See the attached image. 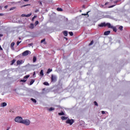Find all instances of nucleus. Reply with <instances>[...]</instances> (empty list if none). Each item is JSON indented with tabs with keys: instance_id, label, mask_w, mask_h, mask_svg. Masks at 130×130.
Listing matches in <instances>:
<instances>
[{
	"instance_id": "25",
	"label": "nucleus",
	"mask_w": 130,
	"mask_h": 130,
	"mask_svg": "<svg viewBox=\"0 0 130 130\" xmlns=\"http://www.w3.org/2000/svg\"><path fill=\"white\" fill-rule=\"evenodd\" d=\"M40 75H41V76H43L44 75V74H43V70H41V72L40 73Z\"/></svg>"
},
{
	"instance_id": "13",
	"label": "nucleus",
	"mask_w": 130,
	"mask_h": 130,
	"mask_svg": "<svg viewBox=\"0 0 130 130\" xmlns=\"http://www.w3.org/2000/svg\"><path fill=\"white\" fill-rule=\"evenodd\" d=\"M7 103H2L1 104V107H5V106H7Z\"/></svg>"
},
{
	"instance_id": "34",
	"label": "nucleus",
	"mask_w": 130,
	"mask_h": 130,
	"mask_svg": "<svg viewBox=\"0 0 130 130\" xmlns=\"http://www.w3.org/2000/svg\"><path fill=\"white\" fill-rule=\"evenodd\" d=\"M15 9H16V7H12V8H10V10L13 11V10H15Z\"/></svg>"
},
{
	"instance_id": "9",
	"label": "nucleus",
	"mask_w": 130,
	"mask_h": 130,
	"mask_svg": "<svg viewBox=\"0 0 130 130\" xmlns=\"http://www.w3.org/2000/svg\"><path fill=\"white\" fill-rule=\"evenodd\" d=\"M108 28H111V29H112L114 31V32H116L117 31V29H116V27L111 26V24H110V27Z\"/></svg>"
},
{
	"instance_id": "3",
	"label": "nucleus",
	"mask_w": 130,
	"mask_h": 130,
	"mask_svg": "<svg viewBox=\"0 0 130 130\" xmlns=\"http://www.w3.org/2000/svg\"><path fill=\"white\" fill-rule=\"evenodd\" d=\"M74 122L75 120H74L73 119H68L66 120V123H67L68 124H70V125H72Z\"/></svg>"
},
{
	"instance_id": "16",
	"label": "nucleus",
	"mask_w": 130,
	"mask_h": 130,
	"mask_svg": "<svg viewBox=\"0 0 130 130\" xmlns=\"http://www.w3.org/2000/svg\"><path fill=\"white\" fill-rule=\"evenodd\" d=\"M15 62H16V59H13L11 61V66H13V64H14Z\"/></svg>"
},
{
	"instance_id": "35",
	"label": "nucleus",
	"mask_w": 130,
	"mask_h": 130,
	"mask_svg": "<svg viewBox=\"0 0 130 130\" xmlns=\"http://www.w3.org/2000/svg\"><path fill=\"white\" fill-rule=\"evenodd\" d=\"M89 13V12H87L86 14H82V16H87L88 15V13Z\"/></svg>"
},
{
	"instance_id": "33",
	"label": "nucleus",
	"mask_w": 130,
	"mask_h": 130,
	"mask_svg": "<svg viewBox=\"0 0 130 130\" xmlns=\"http://www.w3.org/2000/svg\"><path fill=\"white\" fill-rule=\"evenodd\" d=\"M45 42V39H44L41 41V43H43V42Z\"/></svg>"
},
{
	"instance_id": "55",
	"label": "nucleus",
	"mask_w": 130,
	"mask_h": 130,
	"mask_svg": "<svg viewBox=\"0 0 130 130\" xmlns=\"http://www.w3.org/2000/svg\"><path fill=\"white\" fill-rule=\"evenodd\" d=\"M80 12H82V10H80Z\"/></svg>"
},
{
	"instance_id": "42",
	"label": "nucleus",
	"mask_w": 130,
	"mask_h": 130,
	"mask_svg": "<svg viewBox=\"0 0 130 130\" xmlns=\"http://www.w3.org/2000/svg\"><path fill=\"white\" fill-rule=\"evenodd\" d=\"M0 50H3V48H2V46L0 45Z\"/></svg>"
},
{
	"instance_id": "10",
	"label": "nucleus",
	"mask_w": 130,
	"mask_h": 130,
	"mask_svg": "<svg viewBox=\"0 0 130 130\" xmlns=\"http://www.w3.org/2000/svg\"><path fill=\"white\" fill-rule=\"evenodd\" d=\"M117 3H118V1H116L114 2V4H115L114 5H112V6H109L108 8L109 9L111 8H113L114 7H115V6H116V4H117Z\"/></svg>"
},
{
	"instance_id": "53",
	"label": "nucleus",
	"mask_w": 130,
	"mask_h": 130,
	"mask_svg": "<svg viewBox=\"0 0 130 130\" xmlns=\"http://www.w3.org/2000/svg\"><path fill=\"white\" fill-rule=\"evenodd\" d=\"M83 8L85 9V5H83Z\"/></svg>"
},
{
	"instance_id": "18",
	"label": "nucleus",
	"mask_w": 130,
	"mask_h": 130,
	"mask_svg": "<svg viewBox=\"0 0 130 130\" xmlns=\"http://www.w3.org/2000/svg\"><path fill=\"white\" fill-rule=\"evenodd\" d=\"M34 82H35V80H31V81L29 83L30 86H31V85H33V84L34 83Z\"/></svg>"
},
{
	"instance_id": "44",
	"label": "nucleus",
	"mask_w": 130,
	"mask_h": 130,
	"mask_svg": "<svg viewBox=\"0 0 130 130\" xmlns=\"http://www.w3.org/2000/svg\"><path fill=\"white\" fill-rule=\"evenodd\" d=\"M5 9H8V6H5Z\"/></svg>"
},
{
	"instance_id": "40",
	"label": "nucleus",
	"mask_w": 130,
	"mask_h": 130,
	"mask_svg": "<svg viewBox=\"0 0 130 130\" xmlns=\"http://www.w3.org/2000/svg\"><path fill=\"white\" fill-rule=\"evenodd\" d=\"M39 3H40V5H41V6H42V3L41 2H39Z\"/></svg>"
},
{
	"instance_id": "23",
	"label": "nucleus",
	"mask_w": 130,
	"mask_h": 130,
	"mask_svg": "<svg viewBox=\"0 0 130 130\" xmlns=\"http://www.w3.org/2000/svg\"><path fill=\"white\" fill-rule=\"evenodd\" d=\"M52 69H48L47 72V74H49V73H51Z\"/></svg>"
},
{
	"instance_id": "50",
	"label": "nucleus",
	"mask_w": 130,
	"mask_h": 130,
	"mask_svg": "<svg viewBox=\"0 0 130 130\" xmlns=\"http://www.w3.org/2000/svg\"><path fill=\"white\" fill-rule=\"evenodd\" d=\"M34 19H35V18H34V17H32V21H34Z\"/></svg>"
},
{
	"instance_id": "47",
	"label": "nucleus",
	"mask_w": 130,
	"mask_h": 130,
	"mask_svg": "<svg viewBox=\"0 0 130 130\" xmlns=\"http://www.w3.org/2000/svg\"><path fill=\"white\" fill-rule=\"evenodd\" d=\"M29 45H30V46H31L33 45V43H30L29 44Z\"/></svg>"
},
{
	"instance_id": "49",
	"label": "nucleus",
	"mask_w": 130,
	"mask_h": 130,
	"mask_svg": "<svg viewBox=\"0 0 130 130\" xmlns=\"http://www.w3.org/2000/svg\"><path fill=\"white\" fill-rule=\"evenodd\" d=\"M38 11H39V10H36V11H35V13H37V12H38Z\"/></svg>"
},
{
	"instance_id": "17",
	"label": "nucleus",
	"mask_w": 130,
	"mask_h": 130,
	"mask_svg": "<svg viewBox=\"0 0 130 130\" xmlns=\"http://www.w3.org/2000/svg\"><path fill=\"white\" fill-rule=\"evenodd\" d=\"M36 60H37V57L34 56L33 58V62H36Z\"/></svg>"
},
{
	"instance_id": "5",
	"label": "nucleus",
	"mask_w": 130,
	"mask_h": 130,
	"mask_svg": "<svg viewBox=\"0 0 130 130\" xmlns=\"http://www.w3.org/2000/svg\"><path fill=\"white\" fill-rule=\"evenodd\" d=\"M57 80V78L56 77V76L54 75H51V82H56Z\"/></svg>"
},
{
	"instance_id": "46",
	"label": "nucleus",
	"mask_w": 130,
	"mask_h": 130,
	"mask_svg": "<svg viewBox=\"0 0 130 130\" xmlns=\"http://www.w3.org/2000/svg\"><path fill=\"white\" fill-rule=\"evenodd\" d=\"M34 18L35 19V18H37V16H36V15H35L34 16Z\"/></svg>"
},
{
	"instance_id": "32",
	"label": "nucleus",
	"mask_w": 130,
	"mask_h": 130,
	"mask_svg": "<svg viewBox=\"0 0 130 130\" xmlns=\"http://www.w3.org/2000/svg\"><path fill=\"white\" fill-rule=\"evenodd\" d=\"M93 103L95 106H98V104L97 103V102L94 101Z\"/></svg>"
},
{
	"instance_id": "27",
	"label": "nucleus",
	"mask_w": 130,
	"mask_h": 130,
	"mask_svg": "<svg viewBox=\"0 0 130 130\" xmlns=\"http://www.w3.org/2000/svg\"><path fill=\"white\" fill-rule=\"evenodd\" d=\"M30 75H26L24 77L23 79H28V78H29Z\"/></svg>"
},
{
	"instance_id": "48",
	"label": "nucleus",
	"mask_w": 130,
	"mask_h": 130,
	"mask_svg": "<svg viewBox=\"0 0 130 130\" xmlns=\"http://www.w3.org/2000/svg\"><path fill=\"white\" fill-rule=\"evenodd\" d=\"M24 2H29V0H23Z\"/></svg>"
},
{
	"instance_id": "43",
	"label": "nucleus",
	"mask_w": 130,
	"mask_h": 130,
	"mask_svg": "<svg viewBox=\"0 0 130 130\" xmlns=\"http://www.w3.org/2000/svg\"><path fill=\"white\" fill-rule=\"evenodd\" d=\"M4 36V35L0 34V37H3Z\"/></svg>"
},
{
	"instance_id": "21",
	"label": "nucleus",
	"mask_w": 130,
	"mask_h": 130,
	"mask_svg": "<svg viewBox=\"0 0 130 130\" xmlns=\"http://www.w3.org/2000/svg\"><path fill=\"white\" fill-rule=\"evenodd\" d=\"M30 100H31V101H32V102H34V103H36L37 102V101H36V100H35V99H33V98H31V99H30Z\"/></svg>"
},
{
	"instance_id": "41",
	"label": "nucleus",
	"mask_w": 130,
	"mask_h": 130,
	"mask_svg": "<svg viewBox=\"0 0 130 130\" xmlns=\"http://www.w3.org/2000/svg\"><path fill=\"white\" fill-rule=\"evenodd\" d=\"M10 128H11L10 127H7V129L6 130H10Z\"/></svg>"
},
{
	"instance_id": "52",
	"label": "nucleus",
	"mask_w": 130,
	"mask_h": 130,
	"mask_svg": "<svg viewBox=\"0 0 130 130\" xmlns=\"http://www.w3.org/2000/svg\"><path fill=\"white\" fill-rule=\"evenodd\" d=\"M33 76H35V72H34Z\"/></svg>"
},
{
	"instance_id": "15",
	"label": "nucleus",
	"mask_w": 130,
	"mask_h": 130,
	"mask_svg": "<svg viewBox=\"0 0 130 130\" xmlns=\"http://www.w3.org/2000/svg\"><path fill=\"white\" fill-rule=\"evenodd\" d=\"M110 34V30H108L104 32V35L105 36L109 35Z\"/></svg>"
},
{
	"instance_id": "1",
	"label": "nucleus",
	"mask_w": 130,
	"mask_h": 130,
	"mask_svg": "<svg viewBox=\"0 0 130 130\" xmlns=\"http://www.w3.org/2000/svg\"><path fill=\"white\" fill-rule=\"evenodd\" d=\"M99 27H107L108 28L110 27V23L103 22L98 25Z\"/></svg>"
},
{
	"instance_id": "19",
	"label": "nucleus",
	"mask_w": 130,
	"mask_h": 130,
	"mask_svg": "<svg viewBox=\"0 0 130 130\" xmlns=\"http://www.w3.org/2000/svg\"><path fill=\"white\" fill-rule=\"evenodd\" d=\"M58 115H65L64 112L63 111H62L60 113H58Z\"/></svg>"
},
{
	"instance_id": "24",
	"label": "nucleus",
	"mask_w": 130,
	"mask_h": 130,
	"mask_svg": "<svg viewBox=\"0 0 130 130\" xmlns=\"http://www.w3.org/2000/svg\"><path fill=\"white\" fill-rule=\"evenodd\" d=\"M55 109L54 108L51 107L49 109H48L49 111H52L53 110H54Z\"/></svg>"
},
{
	"instance_id": "37",
	"label": "nucleus",
	"mask_w": 130,
	"mask_h": 130,
	"mask_svg": "<svg viewBox=\"0 0 130 130\" xmlns=\"http://www.w3.org/2000/svg\"><path fill=\"white\" fill-rule=\"evenodd\" d=\"M20 43H21V42L18 41V42H17V45L18 46L19 44H20Z\"/></svg>"
},
{
	"instance_id": "4",
	"label": "nucleus",
	"mask_w": 130,
	"mask_h": 130,
	"mask_svg": "<svg viewBox=\"0 0 130 130\" xmlns=\"http://www.w3.org/2000/svg\"><path fill=\"white\" fill-rule=\"evenodd\" d=\"M23 124H25V125H30V122L29 119H24L22 120V123Z\"/></svg>"
},
{
	"instance_id": "20",
	"label": "nucleus",
	"mask_w": 130,
	"mask_h": 130,
	"mask_svg": "<svg viewBox=\"0 0 130 130\" xmlns=\"http://www.w3.org/2000/svg\"><path fill=\"white\" fill-rule=\"evenodd\" d=\"M63 34L65 36H68V31H63Z\"/></svg>"
},
{
	"instance_id": "45",
	"label": "nucleus",
	"mask_w": 130,
	"mask_h": 130,
	"mask_svg": "<svg viewBox=\"0 0 130 130\" xmlns=\"http://www.w3.org/2000/svg\"><path fill=\"white\" fill-rule=\"evenodd\" d=\"M0 16H4V14H3V13H0Z\"/></svg>"
},
{
	"instance_id": "12",
	"label": "nucleus",
	"mask_w": 130,
	"mask_h": 130,
	"mask_svg": "<svg viewBox=\"0 0 130 130\" xmlns=\"http://www.w3.org/2000/svg\"><path fill=\"white\" fill-rule=\"evenodd\" d=\"M68 118H69V117H66V116H62L61 117V119L62 120H67V119H68Z\"/></svg>"
},
{
	"instance_id": "22",
	"label": "nucleus",
	"mask_w": 130,
	"mask_h": 130,
	"mask_svg": "<svg viewBox=\"0 0 130 130\" xmlns=\"http://www.w3.org/2000/svg\"><path fill=\"white\" fill-rule=\"evenodd\" d=\"M57 11L58 12H62L63 10L61 8H57Z\"/></svg>"
},
{
	"instance_id": "11",
	"label": "nucleus",
	"mask_w": 130,
	"mask_h": 130,
	"mask_svg": "<svg viewBox=\"0 0 130 130\" xmlns=\"http://www.w3.org/2000/svg\"><path fill=\"white\" fill-rule=\"evenodd\" d=\"M14 46H15V42H12L11 44L10 47L12 50H14L15 49L14 48Z\"/></svg>"
},
{
	"instance_id": "38",
	"label": "nucleus",
	"mask_w": 130,
	"mask_h": 130,
	"mask_svg": "<svg viewBox=\"0 0 130 130\" xmlns=\"http://www.w3.org/2000/svg\"><path fill=\"white\" fill-rule=\"evenodd\" d=\"M102 114H105V111H102Z\"/></svg>"
},
{
	"instance_id": "8",
	"label": "nucleus",
	"mask_w": 130,
	"mask_h": 130,
	"mask_svg": "<svg viewBox=\"0 0 130 130\" xmlns=\"http://www.w3.org/2000/svg\"><path fill=\"white\" fill-rule=\"evenodd\" d=\"M32 15V13H30V14H28L27 15H26L25 14H23L21 15V17H26L27 18L30 17V16Z\"/></svg>"
},
{
	"instance_id": "28",
	"label": "nucleus",
	"mask_w": 130,
	"mask_h": 130,
	"mask_svg": "<svg viewBox=\"0 0 130 130\" xmlns=\"http://www.w3.org/2000/svg\"><path fill=\"white\" fill-rule=\"evenodd\" d=\"M27 80L22 79L20 80V82H22V83H26Z\"/></svg>"
},
{
	"instance_id": "30",
	"label": "nucleus",
	"mask_w": 130,
	"mask_h": 130,
	"mask_svg": "<svg viewBox=\"0 0 130 130\" xmlns=\"http://www.w3.org/2000/svg\"><path fill=\"white\" fill-rule=\"evenodd\" d=\"M93 43H94V41H91L90 42V43H89V46H91V45H92L93 44Z\"/></svg>"
},
{
	"instance_id": "57",
	"label": "nucleus",
	"mask_w": 130,
	"mask_h": 130,
	"mask_svg": "<svg viewBox=\"0 0 130 130\" xmlns=\"http://www.w3.org/2000/svg\"><path fill=\"white\" fill-rule=\"evenodd\" d=\"M66 39H67L66 38H65Z\"/></svg>"
},
{
	"instance_id": "2",
	"label": "nucleus",
	"mask_w": 130,
	"mask_h": 130,
	"mask_svg": "<svg viewBox=\"0 0 130 130\" xmlns=\"http://www.w3.org/2000/svg\"><path fill=\"white\" fill-rule=\"evenodd\" d=\"M15 121L18 123H22L23 121V118H22V117L17 116L15 118Z\"/></svg>"
},
{
	"instance_id": "14",
	"label": "nucleus",
	"mask_w": 130,
	"mask_h": 130,
	"mask_svg": "<svg viewBox=\"0 0 130 130\" xmlns=\"http://www.w3.org/2000/svg\"><path fill=\"white\" fill-rule=\"evenodd\" d=\"M29 29H34V24L30 23V25L29 26Z\"/></svg>"
},
{
	"instance_id": "51",
	"label": "nucleus",
	"mask_w": 130,
	"mask_h": 130,
	"mask_svg": "<svg viewBox=\"0 0 130 130\" xmlns=\"http://www.w3.org/2000/svg\"><path fill=\"white\" fill-rule=\"evenodd\" d=\"M42 90L43 91H45V88H43Z\"/></svg>"
},
{
	"instance_id": "54",
	"label": "nucleus",
	"mask_w": 130,
	"mask_h": 130,
	"mask_svg": "<svg viewBox=\"0 0 130 130\" xmlns=\"http://www.w3.org/2000/svg\"><path fill=\"white\" fill-rule=\"evenodd\" d=\"M0 10H2V7L0 6Z\"/></svg>"
},
{
	"instance_id": "39",
	"label": "nucleus",
	"mask_w": 130,
	"mask_h": 130,
	"mask_svg": "<svg viewBox=\"0 0 130 130\" xmlns=\"http://www.w3.org/2000/svg\"><path fill=\"white\" fill-rule=\"evenodd\" d=\"M108 4H109L108 2H106L105 5V6H107V5H108Z\"/></svg>"
},
{
	"instance_id": "31",
	"label": "nucleus",
	"mask_w": 130,
	"mask_h": 130,
	"mask_svg": "<svg viewBox=\"0 0 130 130\" xmlns=\"http://www.w3.org/2000/svg\"><path fill=\"white\" fill-rule=\"evenodd\" d=\"M69 34H70V36H73L74 35V33H73L72 31L69 32Z\"/></svg>"
},
{
	"instance_id": "26",
	"label": "nucleus",
	"mask_w": 130,
	"mask_h": 130,
	"mask_svg": "<svg viewBox=\"0 0 130 130\" xmlns=\"http://www.w3.org/2000/svg\"><path fill=\"white\" fill-rule=\"evenodd\" d=\"M119 29L120 30V31H122V30H123V26H120L119 27Z\"/></svg>"
},
{
	"instance_id": "36",
	"label": "nucleus",
	"mask_w": 130,
	"mask_h": 130,
	"mask_svg": "<svg viewBox=\"0 0 130 130\" xmlns=\"http://www.w3.org/2000/svg\"><path fill=\"white\" fill-rule=\"evenodd\" d=\"M44 85H45L46 86H47V85H49L48 82H45L44 83Z\"/></svg>"
},
{
	"instance_id": "29",
	"label": "nucleus",
	"mask_w": 130,
	"mask_h": 130,
	"mask_svg": "<svg viewBox=\"0 0 130 130\" xmlns=\"http://www.w3.org/2000/svg\"><path fill=\"white\" fill-rule=\"evenodd\" d=\"M39 24V21H36V22L35 23V25L37 26Z\"/></svg>"
},
{
	"instance_id": "6",
	"label": "nucleus",
	"mask_w": 130,
	"mask_h": 130,
	"mask_svg": "<svg viewBox=\"0 0 130 130\" xmlns=\"http://www.w3.org/2000/svg\"><path fill=\"white\" fill-rule=\"evenodd\" d=\"M29 52L31 53V52L30 51L26 50L22 53L23 56H26V55H28L29 54Z\"/></svg>"
},
{
	"instance_id": "56",
	"label": "nucleus",
	"mask_w": 130,
	"mask_h": 130,
	"mask_svg": "<svg viewBox=\"0 0 130 130\" xmlns=\"http://www.w3.org/2000/svg\"><path fill=\"white\" fill-rule=\"evenodd\" d=\"M1 39L0 38V41H1Z\"/></svg>"
},
{
	"instance_id": "7",
	"label": "nucleus",
	"mask_w": 130,
	"mask_h": 130,
	"mask_svg": "<svg viewBox=\"0 0 130 130\" xmlns=\"http://www.w3.org/2000/svg\"><path fill=\"white\" fill-rule=\"evenodd\" d=\"M23 63V60H18L16 62L17 66H20V64H22Z\"/></svg>"
}]
</instances>
